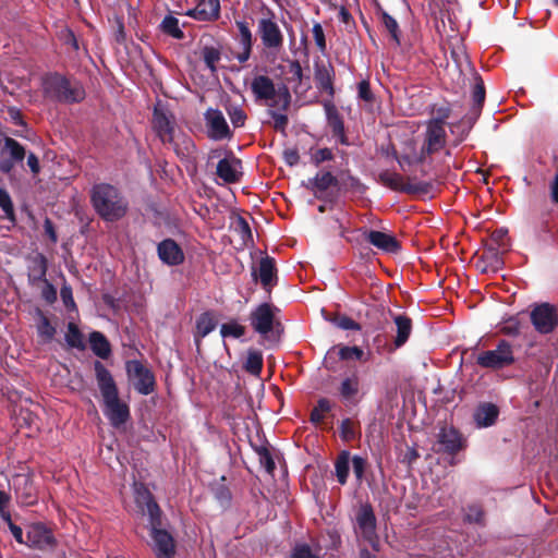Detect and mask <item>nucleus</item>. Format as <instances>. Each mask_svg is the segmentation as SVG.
<instances>
[{
  "label": "nucleus",
  "mask_w": 558,
  "mask_h": 558,
  "mask_svg": "<svg viewBox=\"0 0 558 558\" xmlns=\"http://www.w3.org/2000/svg\"><path fill=\"white\" fill-rule=\"evenodd\" d=\"M483 259L488 263V267L496 271L502 265V260L496 248H488L483 253Z\"/></svg>",
  "instance_id": "obj_50"
},
{
  "label": "nucleus",
  "mask_w": 558,
  "mask_h": 558,
  "mask_svg": "<svg viewBox=\"0 0 558 558\" xmlns=\"http://www.w3.org/2000/svg\"><path fill=\"white\" fill-rule=\"evenodd\" d=\"M350 463L348 453H343L336 462V475L340 484H345Z\"/></svg>",
  "instance_id": "obj_42"
},
{
  "label": "nucleus",
  "mask_w": 558,
  "mask_h": 558,
  "mask_svg": "<svg viewBox=\"0 0 558 558\" xmlns=\"http://www.w3.org/2000/svg\"><path fill=\"white\" fill-rule=\"evenodd\" d=\"M551 198L555 203H558V174L555 177L551 185Z\"/></svg>",
  "instance_id": "obj_64"
},
{
  "label": "nucleus",
  "mask_w": 558,
  "mask_h": 558,
  "mask_svg": "<svg viewBox=\"0 0 558 558\" xmlns=\"http://www.w3.org/2000/svg\"><path fill=\"white\" fill-rule=\"evenodd\" d=\"M292 558H319L315 554L312 553L311 548L307 545H298L293 549Z\"/></svg>",
  "instance_id": "obj_56"
},
{
  "label": "nucleus",
  "mask_w": 558,
  "mask_h": 558,
  "mask_svg": "<svg viewBox=\"0 0 558 558\" xmlns=\"http://www.w3.org/2000/svg\"><path fill=\"white\" fill-rule=\"evenodd\" d=\"M104 413L112 426L120 427L129 420V407L120 401L119 395L104 400Z\"/></svg>",
  "instance_id": "obj_16"
},
{
  "label": "nucleus",
  "mask_w": 558,
  "mask_h": 558,
  "mask_svg": "<svg viewBox=\"0 0 558 558\" xmlns=\"http://www.w3.org/2000/svg\"><path fill=\"white\" fill-rule=\"evenodd\" d=\"M5 520L8 521L9 523V529L13 535V537L15 538V541L20 544H25V541H26V536L24 537V533H23V530L15 525L12 521H11V518L9 514H7L5 517Z\"/></svg>",
  "instance_id": "obj_55"
},
{
  "label": "nucleus",
  "mask_w": 558,
  "mask_h": 558,
  "mask_svg": "<svg viewBox=\"0 0 558 558\" xmlns=\"http://www.w3.org/2000/svg\"><path fill=\"white\" fill-rule=\"evenodd\" d=\"M226 111L234 128H241L244 125L246 114L240 106L229 105L226 107Z\"/></svg>",
  "instance_id": "obj_38"
},
{
  "label": "nucleus",
  "mask_w": 558,
  "mask_h": 558,
  "mask_svg": "<svg viewBox=\"0 0 558 558\" xmlns=\"http://www.w3.org/2000/svg\"><path fill=\"white\" fill-rule=\"evenodd\" d=\"M393 322L397 327V337L395 344L397 348L403 345L410 337L412 330L411 319L404 315H395Z\"/></svg>",
  "instance_id": "obj_27"
},
{
  "label": "nucleus",
  "mask_w": 558,
  "mask_h": 558,
  "mask_svg": "<svg viewBox=\"0 0 558 558\" xmlns=\"http://www.w3.org/2000/svg\"><path fill=\"white\" fill-rule=\"evenodd\" d=\"M262 463L265 465L268 472H271L275 469V462L270 454L265 451L260 457Z\"/></svg>",
  "instance_id": "obj_62"
},
{
  "label": "nucleus",
  "mask_w": 558,
  "mask_h": 558,
  "mask_svg": "<svg viewBox=\"0 0 558 558\" xmlns=\"http://www.w3.org/2000/svg\"><path fill=\"white\" fill-rule=\"evenodd\" d=\"M0 207L4 214V217L10 221L15 220L14 206L9 192L0 187Z\"/></svg>",
  "instance_id": "obj_37"
},
{
  "label": "nucleus",
  "mask_w": 558,
  "mask_h": 558,
  "mask_svg": "<svg viewBox=\"0 0 558 558\" xmlns=\"http://www.w3.org/2000/svg\"><path fill=\"white\" fill-rule=\"evenodd\" d=\"M220 12L219 0H201L195 8L186 11V15L202 22L218 19Z\"/></svg>",
  "instance_id": "obj_19"
},
{
  "label": "nucleus",
  "mask_w": 558,
  "mask_h": 558,
  "mask_svg": "<svg viewBox=\"0 0 558 558\" xmlns=\"http://www.w3.org/2000/svg\"><path fill=\"white\" fill-rule=\"evenodd\" d=\"M284 158L290 166H293L299 161V155L295 150L286 151Z\"/></svg>",
  "instance_id": "obj_63"
},
{
  "label": "nucleus",
  "mask_w": 558,
  "mask_h": 558,
  "mask_svg": "<svg viewBox=\"0 0 558 558\" xmlns=\"http://www.w3.org/2000/svg\"><path fill=\"white\" fill-rule=\"evenodd\" d=\"M472 97L475 105L482 106L485 99V89L483 82L480 81L474 85Z\"/></svg>",
  "instance_id": "obj_59"
},
{
  "label": "nucleus",
  "mask_w": 558,
  "mask_h": 558,
  "mask_svg": "<svg viewBox=\"0 0 558 558\" xmlns=\"http://www.w3.org/2000/svg\"><path fill=\"white\" fill-rule=\"evenodd\" d=\"M56 541L50 530L40 523L29 524L26 527L25 545L45 550L54 546Z\"/></svg>",
  "instance_id": "obj_13"
},
{
  "label": "nucleus",
  "mask_w": 558,
  "mask_h": 558,
  "mask_svg": "<svg viewBox=\"0 0 558 558\" xmlns=\"http://www.w3.org/2000/svg\"><path fill=\"white\" fill-rule=\"evenodd\" d=\"M313 37L315 40V44L317 48L320 51H325L326 49V40H325V34L322 25L319 23H315L312 28Z\"/></svg>",
  "instance_id": "obj_53"
},
{
  "label": "nucleus",
  "mask_w": 558,
  "mask_h": 558,
  "mask_svg": "<svg viewBox=\"0 0 558 558\" xmlns=\"http://www.w3.org/2000/svg\"><path fill=\"white\" fill-rule=\"evenodd\" d=\"M355 533L359 537L368 542L373 547L377 544L376 517L368 504H363L355 514Z\"/></svg>",
  "instance_id": "obj_9"
},
{
  "label": "nucleus",
  "mask_w": 558,
  "mask_h": 558,
  "mask_svg": "<svg viewBox=\"0 0 558 558\" xmlns=\"http://www.w3.org/2000/svg\"><path fill=\"white\" fill-rule=\"evenodd\" d=\"M207 136L214 141L231 138L232 132L219 109L209 108L204 113Z\"/></svg>",
  "instance_id": "obj_11"
},
{
  "label": "nucleus",
  "mask_w": 558,
  "mask_h": 558,
  "mask_svg": "<svg viewBox=\"0 0 558 558\" xmlns=\"http://www.w3.org/2000/svg\"><path fill=\"white\" fill-rule=\"evenodd\" d=\"M19 501L24 506H31L36 501V488L27 475H17L13 482Z\"/></svg>",
  "instance_id": "obj_24"
},
{
  "label": "nucleus",
  "mask_w": 558,
  "mask_h": 558,
  "mask_svg": "<svg viewBox=\"0 0 558 558\" xmlns=\"http://www.w3.org/2000/svg\"><path fill=\"white\" fill-rule=\"evenodd\" d=\"M220 333L222 338H240L241 336L244 335V327L234 322L222 324L220 328Z\"/></svg>",
  "instance_id": "obj_46"
},
{
  "label": "nucleus",
  "mask_w": 558,
  "mask_h": 558,
  "mask_svg": "<svg viewBox=\"0 0 558 558\" xmlns=\"http://www.w3.org/2000/svg\"><path fill=\"white\" fill-rule=\"evenodd\" d=\"M465 520L470 523H483L484 512L480 506L472 505L468 508L465 513Z\"/></svg>",
  "instance_id": "obj_52"
},
{
  "label": "nucleus",
  "mask_w": 558,
  "mask_h": 558,
  "mask_svg": "<svg viewBox=\"0 0 558 558\" xmlns=\"http://www.w3.org/2000/svg\"><path fill=\"white\" fill-rule=\"evenodd\" d=\"M60 296L65 305L66 308H74L75 307V302H74V299H73V294H72V289L70 286H66L64 284L62 288H61V291H60Z\"/></svg>",
  "instance_id": "obj_54"
},
{
  "label": "nucleus",
  "mask_w": 558,
  "mask_h": 558,
  "mask_svg": "<svg viewBox=\"0 0 558 558\" xmlns=\"http://www.w3.org/2000/svg\"><path fill=\"white\" fill-rule=\"evenodd\" d=\"M332 157V151L329 148H318L315 150H311V161L316 166L320 165L324 161L331 160Z\"/></svg>",
  "instance_id": "obj_51"
},
{
  "label": "nucleus",
  "mask_w": 558,
  "mask_h": 558,
  "mask_svg": "<svg viewBox=\"0 0 558 558\" xmlns=\"http://www.w3.org/2000/svg\"><path fill=\"white\" fill-rule=\"evenodd\" d=\"M438 444L441 450L454 454L465 447L462 435L451 426H444L438 433Z\"/></svg>",
  "instance_id": "obj_17"
},
{
  "label": "nucleus",
  "mask_w": 558,
  "mask_h": 558,
  "mask_svg": "<svg viewBox=\"0 0 558 558\" xmlns=\"http://www.w3.org/2000/svg\"><path fill=\"white\" fill-rule=\"evenodd\" d=\"M153 125L158 136L163 143L173 145L178 156L186 158L195 150V146L190 138L184 137L182 141L183 146L180 147L175 137L174 121L162 108L155 107Z\"/></svg>",
  "instance_id": "obj_4"
},
{
  "label": "nucleus",
  "mask_w": 558,
  "mask_h": 558,
  "mask_svg": "<svg viewBox=\"0 0 558 558\" xmlns=\"http://www.w3.org/2000/svg\"><path fill=\"white\" fill-rule=\"evenodd\" d=\"M252 276L259 279L265 290L269 291L276 283L275 262L269 256L263 257L257 268H253Z\"/></svg>",
  "instance_id": "obj_23"
},
{
  "label": "nucleus",
  "mask_w": 558,
  "mask_h": 558,
  "mask_svg": "<svg viewBox=\"0 0 558 558\" xmlns=\"http://www.w3.org/2000/svg\"><path fill=\"white\" fill-rule=\"evenodd\" d=\"M331 410L330 402L327 399L318 400L316 407L312 410L311 421L318 424L324 421L325 414Z\"/></svg>",
  "instance_id": "obj_39"
},
{
  "label": "nucleus",
  "mask_w": 558,
  "mask_h": 558,
  "mask_svg": "<svg viewBox=\"0 0 558 558\" xmlns=\"http://www.w3.org/2000/svg\"><path fill=\"white\" fill-rule=\"evenodd\" d=\"M335 181L336 180H335L333 175L330 172H322V173H318L314 178V180L312 182V185L317 191H325L330 185H332L335 183Z\"/></svg>",
  "instance_id": "obj_45"
},
{
  "label": "nucleus",
  "mask_w": 558,
  "mask_h": 558,
  "mask_svg": "<svg viewBox=\"0 0 558 558\" xmlns=\"http://www.w3.org/2000/svg\"><path fill=\"white\" fill-rule=\"evenodd\" d=\"M359 388H360V380H359L357 376L353 375L351 377L344 378L341 381L339 391H340L341 397L344 400H351L352 398H354L357 395Z\"/></svg>",
  "instance_id": "obj_30"
},
{
  "label": "nucleus",
  "mask_w": 558,
  "mask_h": 558,
  "mask_svg": "<svg viewBox=\"0 0 558 558\" xmlns=\"http://www.w3.org/2000/svg\"><path fill=\"white\" fill-rule=\"evenodd\" d=\"M236 26L239 29V45L241 50L236 52L234 57L240 63H244L250 59L252 52V32L244 21H236Z\"/></svg>",
  "instance_id": "obj_25"
},
{
  "label": "nucleus",
  "mask_w": 558,
  "mask_h": 558,
  "mask_svg": "<svg viewBox=\"0 0 558 558\" xmlns=\"http://www.w3.org/2000/svg\"><path fill=\"white\" fill-rule=\"evenodd\" d=\"M92 203L96 213L107 221L121 219L128 210V202L112 185L100 183L92 190Z\"/></svg>",
  "instance_id": "obj_3"
},
{
  "label": "nucleus",
  "mask_w": 558,
  "mask_h": 558,
  "mask_svg": "<svg viewBox=\"0 0 558 558\" xmlns=\"http://www.w3.org/2000/svg\"><path fill=\"white\" fill-rule=\"evenodd\" d=\"M244 368L252 375H259L263 368L262 352L254 349L248 350Z\"/></svg>",
  "instance_id": "obj_32"
},
{
  "label": "nucleus",
  "mask_w": 558,
  "mask_h": 558,
  "mask_svg": "<svg viewBox=\"0 0 558 558\" xmlns=\"http://www.w3.org/2000/svg\"><path fill=\"white\" fill-rule=\"evenodd\" d=\"M158 256L162 263L177 266L183 263L184 254L181 247L171 239H166L158 244Z\"/></svg>",
  "instance_id": "obj_22"
},
{
  "label": "nucleus",
  "mask_w": 558,
  "mask_h": 558,
  "mask_svg": "<svg viewBox=\"0 0 558 558\" xmlns=\"http://www.w3.org/2000/svg\"><path fill=\"white\" fill-rule=\"evenodd\" d=\"M216 328V322L209 313H204L196 322L197 333L204 338Z\"/></svg>",
  "instance_id": "obj_36"
},
{
  "label": "nucleus",
  "mask_w": 558,
  "mask_h": 558,
  "mask_svg": "<svg viewBox=\"0 0 558 558\" xmlns=\"http://www.w3.org/2000/svg\"><path fill=\"white\" fill-rule=\"evenodd\" d=\"M498 409L492 403L481 404L474 412V421L478 428H484L495 424L498 417Z\"/></svg>",
  "instance_id": "obj_26"
},
{
  "label": "nucleus",
  "mask_w": 558,
  "mask_h": 558,
  "mask_svg": "<svg viewBox=\"0 0 558 558\" xmlns=\"http://www.w3.org/2000/svg\"><path fill=\"white\" fill-rule=\"evenodd\" d=\"M251 89L256 100H264L268 107H278L287 110L290 106L291 96L288 89L276 90L272 80L266 75H257L251 83Z\"/></svg>",
  "instance_id": "obj_5"
},
{
  "label": "nucleus",
  "mask_w": 558,
  "mask_h": 558,
  "mask_svg": "<svg viewBox=\"0 0 558 558\" xmlns=\"http://www.w3.org/2000/svg\"><path fill=\"white\" fill-rule=\"evenodd\" d=\"M65 341L66 343L76 349H83L84 348V339L83 335L78 330L77 326L74 323H69L68 325V331L65 333Z\"/></svg>",
  "instance_id": "obj_35"
},
{
  "label": "nucleus",
  "mask_w": 558,
  "mask_h": 558,
  "mask_svg": "<svg viewBox=\"0 0 558 558\" xmlns=\"http://www.w3.org/2000/svg\"><path fill=\"white\" fill-rule=\"evenodd\" d=\"M27 165L34 174H37L39 172V170H40L39 160L35 154L31 153L27 156Z\"/></svg>",
  "instance_id": "obj_61"
},
{
  "label": "nucleus",
  "mask_w": 558,
  "mask_h": 558,
  "mask_svg": "<svg viewBox=\"0 0 558 558\" xmlns=\"http://www.w3.org/2000/svg\"><path fill=\"white\" fill-rule=\"evenodd\" d=\"M315 81L320 89L332 94L331 71L329 68L317 65L315 69Z\"/></svg>",
  "instance_id": "obj_31"
},
{
  "label": "nucleus",
  "mask_w": 558,
  "mask_h": 558,
  "mask_svg": "<svg viewBox=\"0 0 558 558\" xmlns=\"http://www.w3.org/2000/svg\"><path fill=\"white\" fill-rule=\"evenodd\" d=\"M366 462L363 458L359 456H354L352 459V468L353 472L357 480H361L363 477L364 471H365Z\"/></svg>",
  "instance_id": "obj_57"
},
{
  "label": "nucleus",
  "mask_w": 558,
  "mask_h": 558,
  "mask_svg": "<svg viewBox=\"0 0 558 558\" xmlns=\"http://www.w3.org/2000/svg\"><path fill=\"white\" fill-rule=\"evenodd\" d=\"M514 361L513 351L510 343L500 341L495 350H488L480 353L476 363L485 368L499 369L512 364Z\"/></svg>",
  "instance_id": "obj_8"
},
{
  "label": "nucleus",
  "mask_w": 558,
  "mask_h": 558,
  "mask_svg": "<svg viewBox=\"0 0 558 558\" xmlns=\"http://www.w3.org/2000/svg\"><path fill=\"white\" fill-rule=\"evenodd\" d=\"M143 514L148 517L149 522V546L156 558H174L175 542L172 535L161 527V510L151 496H145Z\"/></svg>",
  "instance_id": "obj_2"
},
{
  "label": "nucleus",
  "mask_w": 558,
  "mask_h": 558,
  "mask_svg": "<svg viewBox=\"0 0 558 558\" xmlns=\"http://www.w3.org/2000/svg\"><path fill=\"white\" fill-rule=\"evenodd\" d=\"M275 320V308L268 303H263L251 314V325L254 330L266 336L272 330Z\"/></svg>",
  "instance_id": "obj_15"
},
{
  "label": "nucleus",
  "mask_w": 558,
  "mask_h": 558,
  "mask_svg": "<svg viewBox=\"0 0 558 558\" xmlns=\"http://www.w3.org/2000/svg\"><path fill=\"white\" fill-rule=\"evenodd\" d=\"M257 35L268 52L277 54L282 49L284 36L272 13L259 19Z\"/></svg>",
  "instance_id": "obj_7"
},
{
  "label": "nucleus",
  "mask_w": 558,
  "mask_h": 558,
  "mask_svg": "<svg viewBox=\"0 0 558 558\" xmlns=\"http://www.w3.org/2000/svg\"><path fill=\"white\" fill-rule=\"evenodd\" d=\"M339 357L344 361L354 360L362 361L365 360V353L359 347H341L339 348Z\"/></svg>",
  "instance_id": "obj_41"
},
{
  "label": "nucleus",
  "mask_w": 558,
  "mask_h": 558,
  "mask_svg": "<svg viewBox=\"0 0 558 558\" xmlns=\"http://www.w3.org/2000/svg\"><path fill=\"white\" fill-rule=\"evenodd\" d=\"M125 368L129 379L132 380L137 392L147 396L154 391L155 377L140 361L132 360L126 362Z\"/></svg>",
  "instance_id": "obj_10"
},
{
  "label": "nucleus",
  "mask_w": 558,
  "mask_h": 558,
  "mask_svg": "<svg viewBox=\"0 0 558 558\" xmlns=\"http://www.w3.org/2000/svg\"><path fill=\"white\" fill-rule=\"evenodd\" d=\"M359 96L368 101L371 100L372 98V93H371V89H369V84L368 82L366 81H362L360 84H359Z\"/></svg>",
  "instance_id": "obj_60"
},
{
  "label": "nucleus",
  "mask_w": 558,
  "mask_h": 558,
  "mask_svg": "<svg viewBox=\"0 0 558 558\" xmlns=\"http://www.w3.org/2000/svg\"><path fill=\"white\" fill-rule=\"evenodd\" d=\"M161 29L173 38L182 39L184 37V34L179 25V20L171 14L165 16L162 20Z\"/></svg>",
  "instance_id": "obj_34"
},
{
  "label": "nucleus",
  "mask_w": 558,
  "mask_h": 558,
  "mask_svg": "<svg viewBox=\"0 0 558 558\" xmlns=\"http://www.w3.org/2000/svg\"><path fill=\"white\" fill-rule=\"evenodd\" d=\"M446 130L442 120L433 119L427 122L423 138H410L403 142L401 150L396 153L400 167L424 163L428 156L444 148Z\"/></svg>",
  "instance_id": "obj_1"
},
{
  "label": "nucleus",
  "mask_w": 558,
  "mask_h": 558,
  "mask_svg": "<svg viewBox=\"0 0 558 558\" xmlns=\"http://www.w3.org/2000/svg\"><path fill=\"white\" fill-rule=\"evenodd\" d=\"M204 62L211 72L216 70V64L220 60V52L213 47H206L203 50Z\"/></svg>",
  "instance_id": "obj_48"
},
{
  "label": "nucleus",
  "mask_w": 558,
  "mask_h": 558,
  "mask_svg": "<svg viewBox=\"0 0 558 558\" xmlns=\"http://www.w3.org/2000/svg\"><path fill=\"white\" fill-rule=\"evenodd\" d=\"M379 181L385 186L396 191H407L403 179L400 174L391 171H384L379 174Z\"/></svg>",
  "instance_id": "obj_33"
},
{
  "label": "nucleus",
  "mask_w": 558,
  "mask_h": 558,
  "mask_svg": "<svg viewBox=\"0 0 558 558\" xmlns=\"http://www.w3.org/2000/svg\"><path fill=\"white\" fill-rule=\"evenodd\" d=\"M89 342H90V348H92L93 352L97 356H99L101 359H107L110 355V352H111L110 344H109L108 340L106 339V337L101 332H99V331L92 332L89 336Z\"/></svg>",
  "instance_id": "obj_28"
},
{
  "label": "nucleus",
  "mask_w": 558,
  "mask_h": 558,
  "mask_svg": "<svg viewBox=\"0 0 558 558\" xmlns=\"http://www.w3.org/2000/svg\"><path fill=\"white\" fill-rule=\"evenodd\" d=\"M377 15L379 17L381 25L389 33L395 44L400 45V31L397 21L381 9L377 11Z\"/></svg>",
  "instance_id": "obj_29"
},
{
  "label": "nucleus",
  "mask_w": 558,
  "mask_h": 558,
  "mask_svg": "<svg viewBox=\"0 0 558 558\" xmlns=\"http://www.w3.org/2000/svg\"><path fill=\"white\" fill-rule=\"evenodd\" d=\"M284 110L278 107H269L268 113L274 120V128L279 131H284L288 125V117L283 113Z\"/></svg>",
  "instance_id": "obj_43"
},
{
  "label": "nucleus",
  "mask_w": 558,
  "mask_h": 558,
  "mask_svg": "<svg viewBox=\"0 0 558 558\" xmlns=\"http://www.w3.org/2000/svg\"><path fill=\"white\" fill-rule=\"evenodd\" d=\"M25 157L24 147L15 140L7 137L4 148L0 153V171L9 173L16 162L23 161Z\"/></svg>",
  "instance_id": "obj_14"
},
{
  "label": "nucleus",
  "mask_w": 558,
  "mask_h": 558,
  "mask_svg": "<svg viewBox=\"0 0 558 558\" xmlns=\"http://www.w3.org/2000/svg\"><path fill=\"white\" fill-rule=\"evenodd\" d=\"M289 72L291 74V80L301 84L303 80V71L299 61H292L289 65Z\"/></svg>",
  "instance_id": "obj_58"
},
{
  "label": "nucleus",
  "mask_w": 558,
  "mask_h": 558,
  "mask_svg": "<svg viewBox=\"0 0 558 558\" xmlns=\"http://www.w3.org/2000/svg\"><path fill=\"white\" fill-rule=\"evenodd\" d=\"M531 322L539 333H550L558 325V316L554 306L543 303L531 312Z\"/></svg>",
  "instance_id": "obj_12"
},
{
  "label": "nucleus",
  "mask_w": 558,
  "mask_h": 558,
  "mask_svg": "<svg viewBox=\"0 0 558 558\" xmlns=\"http://www.w3.org/2000/svg\"><path fill=\"white\" fill-rule=\"evenodd\" d=\"M37 331L38 335L46 340H51L56 333L54 327L50 324L49 319L44 315H40V319L37 325Z\"/></svg>",
  "instance_id": "obj_47"
},
{
  "label": "nucleus",
  "mask_w": 558,
  "mask_h": 558,
  "mask_svg": "<svg viewBox=\"0 0 558 558\" xmlns=\"http://www.w3.org/2000/svg\"><path fill=\"white\" fill-rule=\"evenodd\" d=\"M363 235L368 243L384 252L395 253L399 250L398 241L390 233L364 230Z\"/></svg>",
  "instance_id": "obj_20"
},
{
  "label": "nucleus",
  "mask_w": 558,
  "mask_h": 558,
  "mask_svg": "<svg viewBox=\"0 0 558 558\" xmlns=\"http://www.w3.org/2000/svg\"><path fill=\"white\" fill-rule=\"evenodd\" d=\"M45 274H46V260H45V258H41V262H40V277L45 278ZM44 282H45V287H44L43 292H41L43 293V298L47 302L52 303L57 299V291L53 288V286L47 279H44Z\"/></svg>",
  "instance_id": "obj_40"
},
{
  "label": "nucleus",
  "mask_w": 558,
  "mask_h": 558,
  "mask_svg": "<svg viewBox=\"0 0 558 558\" xmlns=\"http://www.w3.org/2000/svg\"><path fill=\"white\" fill-rule=\"evenodd\" d=\"M242 174V162L230 155L221 159L217 165V175L226 183L239 181Z\"/></svg>",
  "instance_id": "obj_18"
},
{
  "label": "nucleus",
  "mask_w": 558,
  "mask_h": 558,
  "mask_svg": "<svg viewBox=\"0 0 558 558\" xmlns=\"http://www.w3.org/2000/svg\"><path fill=\"white\" fill-rule=\"evenodd\" d=\"M335 326L343 330H361V325L352 318L343 315L330 320Z\"/></svg>",
  "instance_id": "obj_49"
},
{
  "label": "nucleus",
  "mask_w": 558,
  "mask_h": 558,
  "mask_svg": "<svg viewBox=\"0 0 558 558\" xmlns=\"http://www.w3.org/2000/svg\"><path fill=\"white\" fill-rule=\"evenodd\" d=\"M328 121H329V125L332 129L333 135L340 137L341 143L344 144L345 143L344 126H343V122L341 121V119L338 116V113L329 112L328 113Z\"/></svg>",
  "instance_id": "obj_44"
},
{
  "label": "nucleus",
  "mask_w": 558,
  "mask_h": 558,
  "mask_svg": "<svg viewBox=\"0 0 558 558\" xmlns=\"http://www.w3.org/2000/svg\"><path fill=\"white\" fill-rule=\"evenodd\" d=\"M45 92L49 97L63 102H78L85 97L84 88L78 82L58 74L46 78Z\"/></svg>",
  "instance_id": "obj_6"
},
{
  "label": "nucleus",
  "mask_w": 558,
  "mask_h": 558,
  "mask_svg": "<svg viewBox=\"0 0 558 558\" xmlns=\"http://www.w3.org/2000/svg\"><path fill=\"white\" fill-rule=\"evenodd\" d=\"M95 374L102 399L112 398L118 395V388L110 372L105 365L97 361L94 364Z\"/></svg>",
  "instance_id": "obj_21"
}]
</instances>
